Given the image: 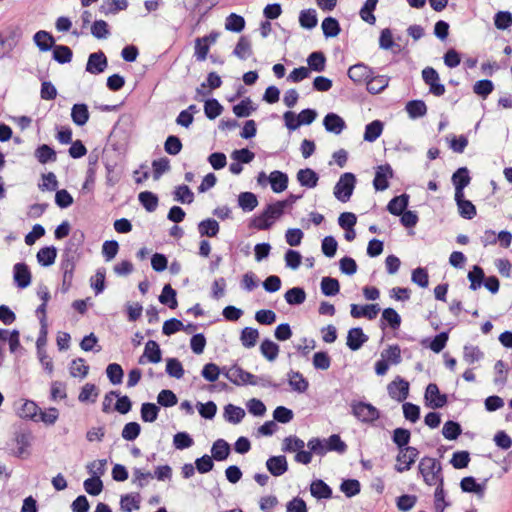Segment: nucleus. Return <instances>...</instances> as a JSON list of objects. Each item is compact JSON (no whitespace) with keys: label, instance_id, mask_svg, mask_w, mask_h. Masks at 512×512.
Listing matches in <instances>:
<instances>
[{"label":"nucleus","instance_id":"b1692460","mask_svg":"<svg viewBox=\"0 0 512 512\" xmlns=\"http://www.w3.org/2000/svg\"><path fill=\"white\" fill-rule=\"evenodd\" d=\"M90 118L89 107L86 103H76L71 108V119L76 126H84Z\"/></svg>","mask_w":512,"mask_h":512},{"label":"nucleus","instance_id":"1a4fd4ad","mask_svg":"<svg viewBox=\"0 0 512 512\" xmlns=\"http://www.w3.org/2000/svg\"><path fill=\"white\" fill-rule=\"evenodd\" d=\"M107 67V56L102 50H99L97 52L89 54L85 66V71L93 75H99L103 73L107 69Z\"/></svg>","mask_w":512,"mask_h":512},{"label":"nucleus","instance_id":"7c9ffc66","mask_svg":"<svg viewBox=\"0 0 512 512\" xmlns=\"http://www.w3.org/2000/svg\"><path fill=\"white\" fill-rule=\"evenodd\" d=\"M384 129V123L379 120H373L365 126L363 139L366 142H375L382 134Z\"/></svg>","mask_w":512,"mask_h":512},{"label":"nucleus","instance_id":"680f3d73","mask_svg":"<svg viewBox=\"0 0 512 512\" xmlns=\"http://www.w3.org/2000/svg\"><path fill=\"white\" fill-rule=\"evenodd\" d=\"M462 434V426L459 422L448 420L442 427V435L445 439L452 441L456 440Z\"/></svg>","mask_w":512,"mask_h":512},{"label":"nucleus","instance_id":"c9c22d12","mask_svg":"<svg viewBox=\"0 0 512 512\" xmlns=\"http://www.w3.org/2000/svg\"><path fill=\"white\" fill-rule=\"evenodd\" d=\"M327 58L323 51H313L307 57V64L310 71L323 72L326 68Z\"/></svg>","mask_w":512,"mask_h":512},{"label":"nucleus","instance_id":"8fccbe9b","mask_svg":"<svg viewBox=\"0 0 512 512\" xmlns=\"http://www.w3.org/2000/svg\"><path fill=\"white\" fill-rule=\"evenodd\" d=\"M246 26L245 18L236 13H230L226 17L225 29L233 33H241Z\"/></svg>","mask_w":512,"mask_h":512},{"label":"nucleus","instance_id":"774afa93","mask_svg":"<svg viewBox=\"0 0 512 512\" xmlns=\"http://www.w3.org/2000/svg\"><path fill=\"white\" fill-rule=\"evenodd\" d=\"M332 359L327 351H317L313 354L312 364L316 370H328L331 366Z\"/></svg>","mask_w":512,"mask_h":512},{"label":"nucleus","instance_id":"412c9836","mask_svg":"<svg viewBox=\"0 0 512 512\" xmlns=\"http://www.w3.org/2000/svg\"><path fill=\"white\" fill-rule=\"evenodd\" d=\"M418 450H399L396 458L395 468L398 472H404L411 468V465L416 461Z\"/></svg>","mask_w":512,"mask_h":512},{"label":"nucleus","instance_id":"338daca9","mask_svg":"<svg viewBox=\"0 0 512 512\" xmlns=\"http://www.w3.org/2000/svg\"><path fill=\"white\" fill-rule=\"evenodd\" d=\"M381 357L386 359L390 365L400 364L402 361L400 346L398 344L388 345V347L381 352Z\"/></svg>","mask_w":512,"mask_h":512},{"label":"nucleus","instance_id":"aec40b11","mask_svg":"<svg viewBox=\"0 0 512 512\" xmlns=\"http://www.w3.org/2000/svg\"><path fill=\"white\" fill-rule=\"evenodd\" d=\"M409 202H410V195L407 194L406 192H404L400 195L394 196L388 202V204L386 206V210L394 216L400 215V214H402V212H404L408 208Z\"/></svg>","mask_w":512,"mask_h":512},{"label":"nucleus","instance_id":"f3484780","mask_svg":"<svg viewBox=\"0 0 512 512\" xmlns=\"http://www.w3.org/2000/svg\"><path fill=\"white\" fill-rule=\"evenodd\" d=\"M296 179L301 187L312 189L318 185L319 174L314 169L306 167L298 170Z\"/></svg>","mask_w":512,"mask_h":512},{"label":"nucleus","instance_id":"ea45409f","mask_svg":"<svg viewBox=\"0 0 512 512\" xmlns=\"http://www.w3.org/2000/svg\"><path fill=\"white\" fill-rule=\"evenodd\" d=\"M321 293L326 297H334L340 292V282L337 278L324 276L320 282Z\"/></svg>","mask_w":512,"mask_h":512},{"label":"nucleus","instance_id":"7ed1b4c3","mask_svg":"<svg viewBox=\"0 0 512 512\" xmlns=\"http://www.w3.org/2000/svg\"><path fill=\"white\" fill-rule=\"evenodd\" d=\"M419 471L427 485L443 484L442 468L437 459L422 458L419 463Z\"/></svg>","mask_w":512,"mask_h":512},{"label":"nucleus","instance_id":"6e6552de","mask_svg":"<svg viewBox=\"0 0 512 512\" xmlns=\"http://www.w3.org/2000/svg\"><path fill=\"white\" fill-rule=\"evenodd\" d=\"M409 390L410 383L399 375L387 385L388 395L398 402H404L408 398Z\"/></svg>","mask_w":512,"mask_h":512},{"label":"nucleus","instance_id":"4468645a","mask_svg":"<svg viewBox=\"0 0 512 512\" xmlns=\"http://www.w3.org/2000/svg\"><path fill=\"white\" fill-rule=\"evenodd\" d=\"M402 318L400 314L392 307H387L382 310V315L379 322V327L382 330L390 328L398 330L401 326Z\"/></svg>","mask_w":512,"mask_h":512},{"label":"nucleus","instance_id":"423d86ee","mask_svg":"<svg viewBox=\"0 0 512 512\" xmlns=\"http://www.w3.org/2000/svg\"><path fill=\"white\" fill-rule=\"evenodd\" d=\"M352 413L360 421L371 423L380 418V411L369 402L359 401L352 405Z\"/></svg>","mask_w":512,"mask_h":512},{"label":"nucleus","instance_id":"c85d7f7f","mask_svg":"<svg viewBox=\"0 0 512 512\" xmlns=\"http://www.w3.org/2000/svg\"><path fill=\"white\" fill-rule=\"evenodd\" d=\"M201 237H216L220 231V225L214 218H206L197 225Z\"/></svg>","mask_w":512,"mask_h":512},{"label":"nucleus","instance_id":"f704fd0d","mask_svg":"<svg viewBox=\"0 0 512 512\" xmlns=\"http://www.w3.org/2000/svg\"><path fill=\"white\" fill-rule=\"evenodd\" d=\"M306 297V291L301 286L292 287L288 289L284 294L285 301L290 306H299L303 304L306 300Z\"/></svg>","mask_w":512,"mask_h":512},{"label":"nucleus","instance_id":"e433bc0d","mask_svg":"<svg viewBox=\"0 0 512 512\" xmlns=\"http://www.w3.org/2000/svg\"><path fill=\"white\" fill-rule=\"evenodd\" d=\"M256 109L257 105H254L250 97H245L232 107V111L237 118L249 117Z\"/></svg>","mask_w":512,"mask_h":512},{"label":"nucleus","instance_id":"6e6d98bb","mask_svg":"<svg viewBox=\"0 0 512 512\" xmlns=\"http://www.w3.org/2000/svg\"><path fill=\"white\" fill-rule=\"evenodd\" d=\"M39 406L33 400H26L18 410V415L23 419L37 421Z\"/></svg>","mask_w":512,"mask_h":512},{"label":"nucleus","instance_id":"6ab92c4d","mask_svg":"<svg viewBox=\"0 0 512 512\" xmlns=\"http://www.w3.org/2000/svg\"><path fill=\"white\" fill-rule=\"evenodd\" d=\"M33 42L40 52L52 51L55 46V38L46 30H39L33 36Z\"/></svg>","mask_w":512,"mask_h":512},{"label":"nucleus","instance_id":"9d476101","mask_svg":"<svg viewBox=\"0 0 512 512\" xmlns=\"http://www.w3.org/2000/svg\"><path fill=\"white\" fill-rule=\"evenodd\" d=\"M305 448H347V445L339 434H331L328 438L312 437Z\"/></svg>","mask_w":512,"mask_h":512},{"label":"nucleus","instance_id":"9b49d317","mask_svg":"<svg viewBox=\"0 0 512 512\" xmlns=\"http://www.w3.org/2000/svg\"><path fill=\"white\" fill-rule=\"evenodd\" d=\"M13 282L18 289H25L32 282L30 267L25 262H18L13 267Z\"/></svg>","mask_w":512,"mask_h":512},{"label":"nucleus","instance_id":"5fc2aeb1","mask_svg":"<svg viewBox=\"0 0 512 512\" xmlns=\"http://www.w3.org/2000/svg\"><path fill=\"white\" fill-rule=\"evenodd\" d=\"M173 196L174 200L181 204H191L194 201V193L186 184L176 186Z\"/></svg>","mask_w":512,"mask_h":512},{"label":"nucleus","instance_id":"72a5a7b5","mask_svg":"<svg viewBox=\"0 0 512 512\" xmlns=\"http://www.w3.org/2000/svg\"><path fill=\"white\" fill-rule=\"evenodd\" d=\"M405 110L411 119H418L427 114V105L424 100L413 99L406 103Z\"/></svg>","mask_w":512,"mask_h":512},{"label":"nucleus","instance_id":"2f4dec72","mask_svg":"<svg viewBox=\"0 0 512 512\" xmlns=\"http://www.w3.org/2000/svg\"><path fill=\"white\" fill-rule=\"evenodd\" d=\"M245 415V410L240 406L231 403L224 406L223 417L228 423L239 424Z\"/></svg>","mask_w":512,"mask_h":512},{"label":"nucleus","instance_id":"13d9d810","mask_svg":"<svg viewBox=\"0 0 512 512\" xmlns=\"http://www.w3.org/2000/svg\"><path fill=\"white\" fill-rule=\"evenodd\" d=\"M90 286L95 295H99L106 289V269L100 267L96 270L95 276L90 278Z\"/></svg>","mask_w":512,"mask_h":512},{"label":"nucleus","instance_id":"69168bd1","mask_svg":"<svg viewBox=\"0 0 512 512\" xmlns=\"http://www.w3.org/2000/svg\"><path fill=\"white\" fill-rule=\"evenodd\" d=\"M494 89L495 85L490 79L478 80L473 85V92L482 99H486L494 91Z\"/></svg>","mask_w":512,"mask_h":512},{"label":"nucleus","instance_id":"a19ab883","mask_svg":"<svg viewBox=\"0 0 512 512\" xmlns=\"http://www.w3.org/2000/svg\"><path fill=\"white\" fill-rule=\"evenodd\" d=\"M138 201L147 212L151 213L157 209L159 197L156 193L145 190L138 194Z\"/></svg>","mask_w":512,"mask_h":512},{"label":"nucleus","instance_id":"de8ad7c7","mask_svg":"<svg viewBox=\"0 0 512 512\" xmlns=\"http://www.w3.org/2000/svg\"><path fill=\"white\" fill-rule=\"evenodd\" d=\"M160 406L152 402H144L141 405L140 416L143 422H155L159 416Z\"/></svg>","mask_w":512,"mask_h":512},{"label":"nucleus","instance_id":"a211bd4d","mask_svg":"<svg viewBox=\"0 0 512 512\" xmlns=\"http://www.w3.org/2000/svg\"><path fill=\"white\" fill-rule=\"evenodd\" d=\"M85 241V234L82 230L76 229L73 231L71 237L66 241L64 252L75 254L80 257L82 252L81 248Z\"/></svg>","mask_w":512,"mask_h":512},{"label":"nucleus","instance_id":"bb28decb","mask_svg":"<svg viewBox=\"0 0 512 512\" xmlns=\"http://www.w3.org/2000/svg\"><path fill=\"white\" fill-rule=\"evenodd\" d=\"M34 156L41 164H47L57 160L56 150L48 144L38 145L35 149Z\"/></svg>","mask_w":512,"mask_h":512},{"label":"nucleus","instance_id":"dca6fc26","mask_svg":"<svg viewBox=\"0 0 512 512\" xmlns=\"http://www.w3.org/2000/svg\"><path fill=\"white\" fill-rule=\"evenodd\" d=\"M323 126L329 133L339 135L347 128L345 120L334 112H329L324 116Z\"/></svg>","mask_w":512,"mask_h":512},{"label":"nucleus","instance_id":"c756f323","mask_svg":"<svg viewBox=\"0 0 512 512\" xmlns=\"http://www.w3.org/2000/svg\"><path fill=\"white\" fill-rule=\"evenodd\" d=\"M379 48L382 50H392L394 54L402 51L400 45L395 43L392 30L390 28H384L381 30L379 36Z\"/></svg>","mask_w":512,"mask_h":512},{"label":"nucleus","instance_id":"4c0bfd02","mask_svg":"<svg viewBox=\"0 0 512 512\" xmlns=\"http://www.w3.org/2000/svg\"><path fill=\"white\" fill-rule=\"evenodd\" d=\"M73 51L72 49L63 44H55L52 50V59L58 64H68L72 61Z\"/></svg>","mask_w":512,"mask_h":512},{"label":"nucleus","instance_id":"603ef678","mask_svg":"<svg viewBox=\"0 0 512 512\" xmlns=\"http://www.w3.org/2000/svg\"><path fill=\"white\" fill-rule=\"evenodd\" d=\"M224 107L216 98L204 100V114L209 120H214L222 114Z\"/></svg>","mask_w":512,"mask_h":512},{"label":"nucleus","instance_id":"cd10ccee","mask_svg":"<svg viewBox=\"0 0 512 512\" xmlns=\"http://www.w3.org/2000/svg\"><path fill=\"white\" fill-rule=\"evenodd\" d=\"M266 467L273 476H281L288 469L286 457L283 455L272 456L266 461Z\"/></svg>","mask_w":512,"mask_h":512},{"label":"nucleus","instance_id":"f03ea898","mask_svg":"<svg viewBox=\"0 0 512 512\" xmlns=\"http://www.w3.org/2000/svg\"><path fill=\"white\" fill-rule=\"evenodd\" d=\"M467 278L470 282L469 289L476 291L484 286L491 294H497L500 289V281L497 276H486L484 269L479 265H473L468 272Z\"/></svg>","mask_w":512,"mask_h":512},{"label":"nucleus","instance_id":"5701e85b","mask_svg":"<svg viewBox=\"0 0 512 512\" xmlns=\"http://www.w3.org/2000/svg\"><path fill=\"white\" fill-rule=\"evenodd\" d=\"M287 377L292 391L301 394L308 390L309 382L299 371L290 370Z\"/></svg>","mask_w":512,"mask_h":512},{"label":"nucleus","instance_id":"39448f33","mask_svg":"<svg viewBox=\"0 0 512 512\" xmlns=\"http://www.w3.org/2000/svg\"><path fill=\"white\" fill-rule=\"evenodd\" d=\"M425 406L432 409H441L448 404V395L441 393L436 383H429L424 393Z\"/></svg>","mask_w":512,"mask_h":512},{"label":"nucleus","instance_id":"79ce46f5","mask_svg":"<svg viewBox=\"0 0 512 512\" xmlns=\"http://www.w3.org/2000/svg\"><path fill=\"white\" fill-rule=\"evenodd\" d=\"M280 347L277 343L269 338H264L260 344V352L262 356L269 362L277 359Z\"/></svg>","mask_w":512,"mask_h":512},{"label":"nucleus","instance_id":"0e129e2a","mask_svg":"<svg viewBox=\"0 0 512 512\" xmlns=\"http://www.w3.org/2000/svg\"><path fill=\"white\" fill-rule=\"evenodd\" d=\"M106 375L112 385H120L123 382L124 370L118 363H110L106 367Z\"/></svg>","mask_w":512,"mask_h":512},{"label":"nucleus","instance_id":"a878e982","mask_svg":"<svg viewBox=\"0 0 512 512\" xmlns=\"http://www.w3.org/2000/svg\"><path fill=\"white\" fill-rule=\"evenodd\" d=\"M253 54L251 40L248 36L242 35L236 43L232 55L240 60H246Z\"/></svg>","mask_w":512,"mask_h":512},{"label":"nucleus","instance_id":"f8f14e48","mask_svg":"<svg viewBox=\"0 0 512 512\" xmlns=\"http://www.w3.org/2000/svg\"><path fill=\"white\" fill-rule=\"evenodd\" d=\"M381 311L379 304L371 303V304H351L350 305V315L352 318H367L368 320H374L378 313Z\"/></svg>","mask_w":512,"mask_h":512},{"label":"nucleus","instance_id":"58836bf2","mask_svg":"<svg viewBox=\"0 0 512 512\" xmlns=\"http://www.w3.org/2000/svg\"><path fill=\"white\" fill-rule=\"evenodd\" d=\"M161 304L167 306L170 309H176L178 306L177 291L170 285L165 284L162 288V292L158 297Z\"/></svg>","mask_w":512,"mask_h":512},{"label":"nucleus","instance_id":"f257e3e1","mask_svg":"<svg viewBox=\"0 0 512 512\" xmlns=\"http://www.w3.org/2000/svg\"><path fill=\"white\" fill-rule=\"evenodd\" d=\"M347 75L356 84L365 82L367 91L373 95L384 91L390 81V77L386 75L374 76L372 68L363 62L350 66Z\"/></svg>","mask_w":512,"mask_h":512},{"label":"nucleus","instance_id":"4be33fe9","mask_svg":"<svg viewBox=\"0 0 512 512\" xmlns=\"http://www.w3.org/2000/svg\"><path fill=\"white\" fill-rule=\"evenodd\" d=\"M58 249L54 245L40 248L36 254L37 262L42 267L52 266L57 258Z\"/></svg>","mask_w":512,"mask_h":512},{"label":"nucleus","instance_id":"0eeeda50","mask_svg":"<svg viewBox=\"0 0 512 512\" xmlns=\"http://www.w3.org/2000/svg\"><path fill=\"white\" fill-rule=\"evenodd\" d=\"M395 176L394 170L391 165L388 163L378 165L375 168V176L373 179V187L375 191H385L390 186V179H393Z\"/></svg>","mask_w":512,"mask_h":512},{"label":"nucleus","instance_id":"c03bdc74","mask_svg":"<svg viewBox=\"0 0 512 512\" xmlns=\"http://www.w3.org/2000/svg\"><path fill=\"white\" fill-rule=\"evenodd\" d=\"M259 204L258 197L255 193L245 191L238 195V206L244 212L253 211Z\"/></svg>","mask_w":512,"mask_h":512},{"label":"nucleus","instance_id":"4d7b16f0","mask_svg":"<svg viewBox=\"0 0 512 512\" xmlns=\"http://www.w3.org/2000/svg\"><path fill=\"white\" fill-rule=\"evenodd\" d=\"M377 4L378 0H366L359 11L361 19L370 25H374L376 22L374 11Z\"/></svg>","mask_w":512,"mask_h":512},{"label":"nucleus","instance_id":"20e7f679","mask_svg":"<svg viewBox=\"0 0 512 512\" xmlns=\"http://www.w3.org/2000/svg\"><path fill=\"white\" fill-rule=\"evenodd\" d=\"M356 183L357 178L354 173H343L334 186L333 194L335 198L342 203L348 202L353 195Z\"/></svg>","mask_w":512,"mask_h":512},{"label":"nucleus","instance_id":"3c124183","mask_svg":"<svg viewBox=\"0 0 512 512\" xmlns=\"http://www.w3.org/2000/svg\"><path fill=\"white\" fill-rule=\"evenodd\" d=\"M411 439V432L409 429L398 427L394 429L392 433V441L396 445V448H413L409 446Z\"/></svg>","mask_w":512,"mask_h":512},{"label":"nucleus","instance_id":"e2e57ef3","mask_svg":"<svg viewBox=\"0 0 512 512\" xmlns=\"http://www.w3.org/2000/svg\"><path fill=\"white\" fill-rule=\"evenodd\" d=\"M165 372L169 377L181 379L184 376L185 370L178 358H167Z\"/></svg>","mask_w":512,"mask_h":512},{"label":"nucleus","instance_id":"393cba45","mask_svg":"<svg viewBox=\"0 0 512 512\" xmlns=\"http://www.w3.org/2000/svg\"><path fill=\"white\" fill-rule=\"evenodd\" d=\"M289 184V176L286 172L274 170L270 173V186L274 193L284 192Z\"/></svg>","mask_w":512,"mask_h":512},{"label":"nucleus","instance_id":"49530a36","mask_svg":"<svg viewBox=\"0 0 512 512\" xmlns=\"http://www.w3.org/2000/svg\"><path fill=\"white\" fill-rule=\"evenodd\" d=\"M145 357H148V362L157 364L162 361V349L159 343L155 340H148L145 344L144 351Z\"/></svg>","mask_w":512,"mask_h":512},{"label":"nucleus","instance_id":"473e14b6","mask_svg":"<svg viewBox=\"0 0 512 512\" xmlns=\"http://www.w3.org/2000/svg\"><path fill=\"white\" fill-rule=\"evenodd\" d=\"M321 28L326 39L337 37L342 30L338 19L332 16L323 19Z\"/></svg>","mask_w":512,"mask_h":512},{"label":"nucleus","instance_id":"37998d69","mask_svg":"<svg viewBox=\"0 0 512 512\" xmlns=\"http://www.w3.org/2000/svg\"><path fill=\"white\" fill-rule=\"evenodd\" d=\"M299 24L303 29L312 30L318 24L317 12L313 8L303 9L299 13Z\"/></svg>","mask_w":512,"mask_h":512},{"label":"nucleus","instance_id":"2eb2a0df","mask_svg":"<svg viewBox=\"0 0 512 512\" xmlns=\"http://www.w3.org/2000/svg\"><path fill=\"white\" fill-rule=\"evenodd\" d=\"M369 340L361 327H352L348 330L346 345L351 351H358Z\"/></svg>","mask_w":512,"mask_h":512},{"label":"nucleus","instance_id":"ddd939ff","mask_svg":"<svg viewBox=\"0 0 512 512\" xmlns=\"http://www.w3.org/2000/svg\"><path fill=\"white\" fill-rule=\"evenodd\" d=\"M450 329L441 331L433 337H426L420 341V344L434 353H440L447 345Z\"/></svg>","mask_w":512,"mask_h":512},{"label":"nucleus","instance_id":"864d4df0","mask_svg":"<svg viewBox=\"0 0 512 512\" xmlns=\"http://www.w3.org/2000/svg\"><path fill=\"white\" fill-rule=\"evenodd\" d=\"M451 182L454 187L466 188L471 182L469 169L466 166L457 168L451 176Z\"/></svg>","mask_w":512,"mask_h":512},{"label":"nucleus","instance_id":"052dcab7","mask_svg":"<svg viewBox=\"0 0 512 512\" xmlns=\"http://www.w3.org/2000/svg\"><path fill=\"white\" fill-rule=\"evenodd\" d=\"M259 331L253 327H245L241 330L240 341L245 348H252L257 344Z\"/></svg>","mask_w":512,"mask_h":512},{"label":"nucleus","instance_id":"bf43d9fd","mask_svg":"<svg viewBox=\"0 0 512 512\" xmlns=\"http://www.w3.org/2000/svg\"><path fill=\"white\" fill-rule=\"evenodd\" d=\"M128 7L127 0H103L102 5L99 7L100 12L104 14H116L119 11L125 10Z\"/></svg>","mask_w":512,"mask_h":512},{"label":"nucleus","instance_id":"09e8293b","mask_svg":"<svg viewBox=\"0 0 512 512\" xmlns=\"http://www.w3.org/2000/svg\"><path fill=\"white\" fill-rule=\"evenodd\" d=\"M310 492L317 499H329L332 496V489L320 479L314 480L311 483Z\"/></svg>","mask_w":512,"mask_h":512},{"label":"nucleus","instance_id":"a18cd8bd","mask_svg":"<svg viewBox=\"0 0 512 512\" xmlns=\"http://www.w3.org/2000/svg\"><path fill=\"white\" fill-rule=\"evenodd\" d=\"M272 220L268 218V215L264 210H262L260 213L254 215L252 218H250L248 222V228L249 229H256V230H269L272 228Z\"/></svg>","mask_w":512,"mask_h":512}]
</instances>
